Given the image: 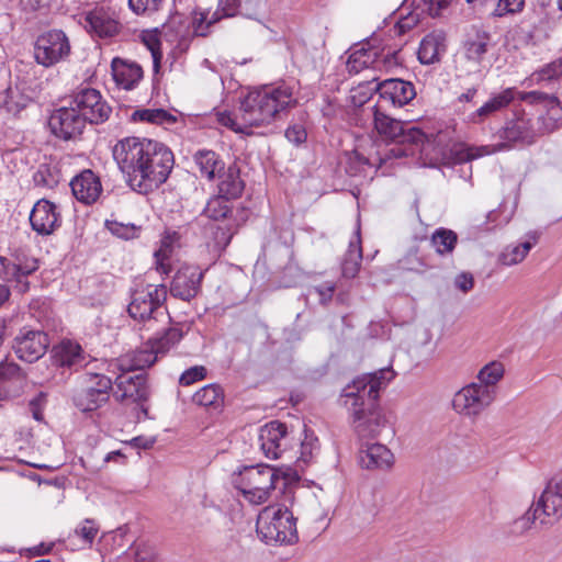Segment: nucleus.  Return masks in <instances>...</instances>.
I'll list each match as a JSON object with an SVG mask.
<instances>
[{
	"instance_id": "obj_1",
	"label": "nucleus",
	"mask_w": 562,
	"mask_h": 562,
	"mask_svg": "<svg viewBox=\"0 0 562 562\" xmlns=\"http://www.w3.org/2000/svg\"><path fill=\"white\" fill-rule=\"evenodd\" d=\"M395 373L390 368L357 376L340 394L341 405L348 411L351 425L360 437H375L385 426L378 398Z\"/></svg>"
},
{
	"instance_id": "obj_2",
	"label": "nucleus",
	"mask_w": 562,
	"mask_h": 562,
	"mask_svg": "<svg viewBox=\"0 0 562 562\" xmlns=\"http://www.w3.org/2000/svg\"><path fill=\"white\" fill-rule=\"evenodd\" d=\"M296 104L293 88L286 83L250 91L240 102V121L245 127L269 125Z\"/></svg>"
},
{
	"instance_id": "obj_3",
	"label": "nucleus",
	"mask_w": 562,
	"mask_h": 562,
	"mask_svg": "<svg viewBox=\"0 0 562 562\" xmlns=\"http://www.w3.org/2000/svg\"><path fill=\"white\" fill-rule=\"evenodd\" d=\"M285 476L282 472L270 465H249L244 467L238 472L232 474V484L236 487L244 498L254 505L266 503L271 492L279 487L281 483L285 486Z\"/></svg>"
},
{
	"instance_id": "obj_4",
	"label": "nucleus",
	"mask_w": 562,
	"mask_h": 562,
	"mask_svg": "<svg viewBox=\"0 0 562 562\" xmlns=\"http://www.w3.org/2000/svg\"><path fill=\"white\" fill-rule=\"evenodd\" d=\"M166 299V285L139 284L132 292L127 312L132 318L144 323L148 329H154L156 323L166 324L169 319L164 307Z\"/></svg>"
},
{
	"instance_id": "obj_5",
	"label": "nucleus",
	"mask_w": 562,
	"mask_h": 562,
	"mask_svg": "<svg viewBox=\"0 0 562 562\" xmlns=\"http://www.w3.org/2000/svg\"><path fill=\"white\" fill-rule=\"evenodd\" d=\"M256 530L267 544H293L299 540L296 519L281 505L265 507L258 515Z\"/></svg>"
},
{
	"instance_id": "obj_6",
	"label": "nucleus",
	"mask_w": 562,
	"mask_h": 562,
	"mask_svg": "<svg viewBox=\"0 0 562 562\" xmlns=\"http://www.w3.org/2000/svg\"><path fill=\"white\" fill-rule=\"evenodd\" d=\"M149 138L125 137L113 147L112 154L120 170L126 176L130 187L139 193L143 173L148 157Z\"/></svg>"
},
{
	"instance_id": "obj_7",
	"label": "nucleus",
	"mask_w": 562,
	"mask_h": 562,
	"mask_svg": "<svg viewBox=\"0 0 562 562\" xmlns=\"http://www.w3.org/2000/svg\"><path fill=\"white\" fill-rule=\"evenodd\" d=\"M113 389L112 380L101 373H83L72 393L74 405L81 412H92L108 403Z\"/></svg>"
},
{
	"instance_id": "obj_8",
	"label": "nucleus",
	"mask_w": 562,
	"mask_h": 562,
	"mask_svg": "<svg viewBox=\"0 0 562 562\" xmlns=\"http://www.w3.org/2000/svg\"><path fill=\"white\" fill-rule=\"evenodd\" d=\"M148 153V157L145 158L146 169L142 175L139 187V193L143 194H147L165 183L175 165L172 151L158 140L150 139Z\"/></svg>"
},
{
	"instance_id": "obj_9",
	"label": "nucleus",
	"mask_w": 562,
	"mask_h": 562,
	"mask_svg": "<svg viewBox=\"0 0 562 562\" xmlns=\"http://www.w3.org/2000/svg\"><path fill=\"white\" fill-rule=\"evenodd\" d=\"M38 269V260L23 249H15L9 256H0V279L14 282L20 293L29 291V276Z\"/></svg>"
},
{
	"instance_id": "obj_10",
	"label": "nucleus",
	"mask_w": 562,
	"mask_h": 562,
	"mask_svg": "<svg viewBox=\"0 0 562 562\" xmlns=\"http://www.w3.org/2000/svg\"><path fill=\"white\" fill-rule=\"evenodd\" d=\"M70 104L90 124L105 122L112 112L101 92L94 88L80 87L71 94Z\"/></svg>"
},
{
	"instance_id": "obj_11",
	"label": "nucleus",
	"mask_w": 562,
	"mask_h": 562,
	"mask_svg": "<svg viewBox=\"0 0 562 562\" xmlns=\"http://www.w3.org/2000/svg\"><path fill=\"white\" fill-rule=\"evenodd\" d=\"M229 200L221 194L212 196L204 210L203 214L214 222H225L224 226H216L214 232V246L217 249H224L228 246L233 235L236 232V224L233 220V210Z\"/></svg>"
},
{
	"instance_id": "obj_12",
	"label": "nucleus",
	"mask_w": 562,
	"mask_h": 562,
	"mask_svg": "<svg viewBox=\"0 0 562 562\" xmlns=\"http://www.w3.org/2000/svg\"><path fill=\"white\" fill-rule=\"evenodd\" d=\"M70 54L69 40L63 31L52 30L40 35L34 46L35 60L45 66H53Z\"/></svg>"
},
{
	"instance_id": "obj_13",
	"label": "nucleus",
	"mask_w": 562,
	"mask_h": 562,
	"mask_svg": "<svg viewBox=\"0 0 562 562\" xmlns=\"http://www.w3.org/2000/svg\"><path fill=\"white\" fill-rule=\"evenodd\" d=\"M49 347L48 335L29 326L22 327L12 340V350L24 362L33 363L41 359Z\"/></svg>"
},
{
	"instance_id": "obj_14",
	"label": "nucleus",
	"mask_w": 562,
	"mask_h": 562,
	"mask_svg": "<svg viewBox=\"0 0 562 562\" xmlns=\"http://www.w3.org/2000/svg\"><path fill=\"white\" fill-rule=\"evenodd\" d=\"M495 397L474 382L460 389L453 396V409L465 417L475 418L485 411Z\"/></svg>"
},
{
	"instance_id": "obj_15",
	"label": "nucleus",
	"mask_w": 562,
	"mask_h": 562,
	"mask_svg": "<svg viewBox=\"0 0 562 562\" xmlns=\"http://www.w3.org/2000/svg\"><path fill=\"white\" fill-rule=\"evenodd\" d=\"M116 386L120 392L119 398L122 402L136 404L139 408L142 416L137 415L138 420L149 418L147 405L149 387L143 374H122L116 379Z\"/></svg>"
},
{
	"instance_id": "obj_16",
	"label": "nucleus",
	"mask_w": 562,
	"mask_h": 562,
	"mask_svg": "<svg viewBox=\"0 0 562 562\" xmlns=\"http://www.w3.org/2000/svg\"><path fill=\"white\" fill-rule=\"evenodd\" d=\"M29 220L32 229L40 236L53 235L63 223L59 206L47 199H40L35 202Z\"/></svg>"
},
{
	"instance_id": "obj_17",
	"label": "nucleus",
	"mask_w": 562,
	"mask_h": 562,
	"mask_svg": "<svg viewBox=\"0 0 562 562\" xmlns=\"http://www.w3.org/2000/svg\"><path fill=\"white\" fill-rule=\"evenodd\" d=\"M541 515V524H554L562 518V474L550 480L540 497L532 504Z\"/></svg>"
},
{
	"instance_id": "obj_18",
	"label": "nucleus",
	"mask_w": 562,
	"mask_h": 562,
	"mask_svg": "<svg viewBox=\"0 0 562 562\" xmlns=\"http://www.w3.org/2000/svg\"><path fill=\"white\" fill-rule=\"evenodd\" d=\"M48 125L55 136L69 140L82 134L87 122L70 104L55 110L49 116Z\"/></svg>"
},
{
	"instance_id": "obj_19",
	"label": "nucleus",
	"mask_w": 562,
	"mask_h": 562,
	"mask_svg": "<svg viewBox=\"0 0 562 562\" xmlns=\"http://www.w3.org/2000/svg\"><path fill=\"white\" fill-rule=\"evenodd\" d=\"M258 441L261 451L269 459H278L288 448L289 432L285 424L273 420L259 430Z\"/></svg>"
},
{
	"instance_id": "obj_20",
	"label": "nucleus",
	"mask_w": 562,
	"mask_h": 562,
	"mask_svg": "<svg viewBox=\"0 0 562 562\" xmlns=\"http://www.w3.org/2000/svg\"><path fill=\"white\" fill-rule=\"evenodd\" d=\"M203 272L198 266L182 265L176 272L170 293L183 301L195 297L201 289Z\"/></svg>"
},
{
	"instance_id": "obj_21",
	"label": "nucleus",
	"mask_w": 562,
	"mask_h": 562,
	"mask_svg": "<svg viewBox=\"0 0 562 562\" xmlns=\"http://www.w3.org/2000/svg\"><path fill=\"white\" fill-rule=\"evenodd\" d=\"M69 186L74 196L86 205L94 203L102 192L99 177L90 169L75 176Z\"/></svg>"
},
{
	"instance_id": "obj_22",
	"label": "nucleus",
	"mask_w": 562,
	"mask_h": 562,
	"mask_svg": "<svg viewBox=\"0 0 562 562\" xmlns=\"http://www.w3.org/2000/svg\"><path fill=\"white\" fill-rule=\"evenodd\" d=\"M376 91L381 99L390 101L395 106H403L416 97L414 85L397 78L386 79L379 83Z\"/></svg>"
},
{
	"instance_id": "obj_23",
	"label": "nucleus",
	"mask_w": 562,
	"mask_h": 562,
	"mask_svg": "<svg viewBox=\"0 0 562 562\" xmlns=\"http://www.w3.org/2000/svg\"><path fill=\"white\" fill-rule=\"evenodd\" d=\"M85 27L99 37H112L119 32V22L103 7H97L85 15Z\"/></svg>"
},
{
	"instance_id": "obj_24",
	"label": "nucleus",
	"mask_w": 562,
	"mask_h": 562,
	"mask_svg": "<svg viewBox=\"0 0 562 562\" xmlns=\"http://www.w3.org/2000/svg\"><path fill=\"white\" fill-rule=\"evenodd\" d=\"M111 70L116 86L124 90H133L143 78V69L138 64L120 57L112 59Z\"/></svg>"
},
{
	"instance_id": "obj_25",
	"label": "nucleus",
	"mask_w": 562,
	"mask_h": 562,
	"mask_svg": "<svg viewBox=\"0 0 562 562\" xmlns=\"http://www.w3.org/2000/svg\"><path fill=\"white\" fill-rule=\"evenodd\" d=\"M359 464L367 470H389L394 464L391 450L381 443L367 446L359 451Z\"/></svg>"
},
{
	"instance_id": "obj_26",
	"label": "nucleus",
	"mask_w": 562,
	"mask_h": 562,
	"mask_svg": "<svg viewBox=\"0 0 562 562\" xmlns=\"http://www.w3.org/2000/svg\"><path fill=\"white\" fill-rule=\"evenodd\" d=\"M515 88H507L494 94L483 105L468 115L467 121L472 124H480L494 113L508 106L515 99Z\"/></svg>"
},
{
	"instance_id": "obj_27",
	"label": "nucleus",
	"mask_w": 562,
	"mask_h": 562,
	"mask_svg": "<svg viewBox=\"0 0 562 562\" xmlns=\"http://www.w3.org/2000/svg\"><path fill=\"white\" fill-rule=\"evenodd\" d=\"M446 52V35L441 31H434L423 37L417 52L418 60L423 65L439 63Z\"/></svg>"
},
{
	"instance_id": "obj_28",
	"label": "nucleus",
	"mask_w": 562,
	"mask_h": 562,
	"mask_svg": "<svg viewBox=\"0 0 562 562\" xmlns=\"http://www.w3.org/2000/svg\"><path fill=\"white\" fill-rule=\"evenodd\" d=\"M33 91L25 83L9 86L4 91L3 106L8 113L16 116L33 103Z\"/></svg>"
},
{
	"instance_id": "obj_29",
	"label": "nucleus",
	"mask_w": 562,
	"mask_h": 562,
	"mask_svg": "<svg viewBox=\"0 0 562 562\" xmlns=\"http://www.w3.org/2000/svg\"><path fill=\"white\" fill-rule=\"evenodd\" d=\"M217 177V194L231 200L237 199L241 195L245 189V183L240 178V171L236 165L233 164L229 165L227 169L224 168Z\"/></svg>"
},
{
	"instance_id": "obj_30",
	"label": "nucleus",
	"mask_w": 562,
	"mask_h": 562,
	"mask_svg": "<svg viewBox=\"0 0 562 562\" xmlns=\"http://www.w3.org/2000/svg\"><path fill=\"white\" fill-rule=\"evenodd\" d=\"M501 137L510 143H533L535 133L532 131L531 121L525 115L516 116L502 130Z\"/></svg>"
},
{
	"instance_id": "obj_31",
	"label": "nucleus",
	"mask_w": 562,
	"mask_h": 562,
	"mask_svg": "<svg viewBox=\"0 0 562 562\" xmlns=\"http://www.w3.org/2000/svg\"><path fill=\"white\" fill-rule=\"evenodd\" d=\"M179 236L176 232L167 233L160 239V245L154 252L156 270L161 274H169L172 270L171 258Z\"/></svg>"
},
{
	"instance_id": "obj_32",
	"label": "nucleus",
	"mask_w": 562,
	"mask_h": 562,
	"mask_svg": "<svg viewBox=\"0 0 562 562\" xmlns=\"http://www.w3.org/2000/svg\"><path fill=\"white\" fill-rule=\"evenodd\" d=\"M538 243V235L536 233H529L525 240L517 245H508L501 252L498 260L504 266H515L524 261L529 251Z\"/></svg>"
},
{
	"instance_id": "obj_33",
	"label": "nucleus",
	"mask_w": 562,
	"mask_h": 562,
	"mask_svg": "<svg viewBox=\"0 0 562 562\" xmlns=\"http://www.w3.org/2000/svg\"><path fill=\"white\" fill-rule=\"evenodd\" d=\"M492 36L486 31H477L463 43L464 57L480 65L491 46Z\"/></svg>"
},
{
	"instance_id": "obj_34",
	"label": "nucleus",
	"mask_w": 562,
	"mask_h": 562,
	"mask_svg": "<svg viewBox=\"0 0 562 562\" xmlns=\"http://www.w3.org/2000/svg\"><path fill=\"white\" fill-rule=\"evenodd\" d=\"M193 159L200 171L201 177H204L207 180H213L225 168L224 161L213 150H198L194 154Z\"/></svg>"
},
{
	"instance_id": "obj_35",
	"label": "nucleus",
	"mask_w": 562,
	"mask_h": 562,
	"mask_svg": "<svg viewBox=\"0 0 562 562\" xmlns=\"http://www.w3.org/2000/svg\"><path fill=\"white\" fill-rule=\"evenodd\" d=\"M504 372L505 369L502 362L491 361L477 372V381L474 383L484 390H488L491 395L496 397L497 383L503 379Z\"/></svg>"
},
{
	"instance_id": "obj_36",
	"label": "nucleus",
	"mask_w": 562,
	"mask_h": 562,
	"mask_svg": "<svg viewBox=\"0 0 562 562\" xmlns=\"http://www.w3.org/2000/svg\"><path fill=\"white\" fill-rule=\"evenodd\" d=\"M158 360L155 350L146 344L122 358V366L128 371L144 370L151 367Z\"/></svg>"
},
{
	"instance_id": "obj_37",
	"label": "nucleus",
	"mask_w": 562,
	"mask_h": 562,
	"mask_svg": "<svg viewBox=\"0 0 562 562\" xmlns=\"http://www.w3.org/2000/svg\"><path fill=\"white\" fill-rule=\"evenodd\" d=\"M379 54L376 49L360 45L355 48L347 59V69L349 74H358L361 70L373 66L378 61Z\"/></svg>"
},
{
	"instance_id": "obj_38",
	"label": "nucleus",
	"mask_w": 562,
	"mask_h": 562,
	"mask_svg": "<svg viewBox=\"0 0 562 562\" xmlns=\"http://www.w3.org/2000/svg\"><path fill=\"white\" fill-rule=\"evenodd\" d=\"M362 260V249L360 239V226L358 225L353 240L349 243V249L341 265L342 276L346 278H355L360 269Z\"/></svg>"
},
{
	"instance_id": "obj_39",
	"label": "nucleus",
	"mask_w": 562,
	"mask_h": 562,
	"mask_svg": "<svg viewBox=\"0 0 562 562\" xmlns=\"http://www.w3.org/2000/svg\"><path fill=\"white\" fill-rule=\"evenodd\" d=\"M63 178L60 167L55 161L41 164L33 175L35 187L43 189H54Z\"/></svg>"
},
{
	"instance_id": "obj_40",
	"label": "nucleus",
	"mask_w": 562,
	"mask_h": 562,
	"mask_svg": "<svg viewBox=\"0 0 562 562\" xmlns=\"http://www.w3.org/2000/svg\"><path fill=\"white\" fill-rule=\"evenodd\" d=\"M373 121L376 132L385 139L395 142L402 134L403 123L382 113L373 106Z\"/></svg>"
},
{
	"instance_id": "obj_41",
	"label": "nucleus",
	"mask_w": 562,
	"mask_h": 562,
	"mask_svg": "<svg viewBox=\"0 0 562 562\" xmlns=\"http://www.w3.org/2000/svg\"><path fill=\"white\" fill-rule=\"evenodd\" d=\"M458 244V235L451 229L437 228L430 237V245L440 256H449Z\"/></svg>"
},
{
	"instance_id": "obj_42",
	"label": "nucleus",
	"mask_w": 562,
	"mask_h": 562,
	"mask_svg": "<svg viewBox=\"0 0 562 562\" xmlns=\"http://www.w3.org/2000/svg\"><path fill=\"white\" fill-rule=\"evenodd\" d=\"M192 401L199 406L217 409L224 403V393L218 384H207L194 393Z\"/></svg>"
},
{
	"instance_id": "obj_43",
	"label": "nucleus",
	"mask_w": 562,
	"mask_h": 562,
	"mask_svg": "<svg viewBox=\"0 0 562 562\" xmlns=\"http://www.w3.org/2000/svg\"><path fill=\"white\" fill-rule=\"evenodd\" d=\"M81 347L70 340L61 341L53 349L55 362L60 367H72L80 361Z\"/></svg>"
},
{
	"instance_id": "obj_44",
	"label": "nucleus",
	"mask_w": 562,
	"mask_h": 562,
	"mask_svg": "<svg viewBox=\"0 0 562 562\" xmlns=\"http://www.w3.org/2000/svg\"><path fill=\"white\" fill-rule=\"evenodd\" d=\"M134 119L157 125L170 126L177 122V116L164 109H144L135 111Z\"/></svg>"
},
{
	"instance_id": "obj_45",
	"label": "nucleus",
	"mask_w": 562,
	"mask_h": 562,
	"mask_svg": "<svg viewBox=\"0 0 562 562\" xmlns=\"http://www.w3.org/2000/svg\"><path fill=\"white\" fill-rule=\"evenodd\" d=\"M182 334L179 329L169 327L164 331L161 337L149 339L148 345L155 350V353L159 358L169 351L177 342L180 341Z\"/></svg>"
},
{
	"instance_id": "obj_46",
	"label": "nucleus",
	"mask_w": 562,
	"mask_h": 562,
	"mask_svg": "<svg viewBox=\"0 0 562 562\" xmlns=\"http://www.w3.org/2000/svg\"><path fill=\"white\" fill-rule=\"evenodd\" d=\"M24 378L22 369L14 362H0V400H7L10 394L5 384L10 381H20Z\"/></svg>"
},
{
	"instance_id": "obj_47",
	"label": "nucleus",
	"mask_w": 562,
	"mask_h": 562,
	"mask_svg": "<svg viewBox=\"0 0 562 562\" xmlns=\"http://www.w3.org/2000/svg\"><path fill=\"white\" fill-rule=\"evenodd\" d=\"M134 562H161L160 553L156 544L139 540L131 547Z\"/></svg>"
},
{
	"instance_id": "obj_48",
	"label": "nucleus",
	"mask_w": 562,
	"mask_h": 562,
	"mask_svg": "<svg viewBox=\"0 0 562 562\" xmlns=\"http://www.w3.org/2000/svg\"><path fill=\"white\" fill-rule=\"evenodd\" d=\"M541 515L536 512L535 506L531 505L530 508L521 517L513 521L510 525L509 533L515 537L522 536L531 529L537 519L541 522Z\"/></svg>"
},
{
	"instance_id": "obj_49",
	"label": "nucleus",
	"mask_w": 562,
	"mask_h": 562,
	"mask_svg": "<svg viewBox=\"0 0 562 562\" xmlns=\"http://www.w3.org/2000/svg\"><path fill=\"white\" fill-rule=\"evenodd\" d=\"M142 41L151 54L154 71L158 72L160 69V61L162 58V53L160 49L161 42L158 34L153 31L144 32L142 35Z\"/></svg>"
},
{
	"instance_id": "obj_50",
	"label": "nucleus",
	"mask_w": 562,
	"mask_h": 562,
	"mask_svg": "<svg viewBox=\"0 0 562 562\" xmlns=\"http://www.w3.org/2000/svg\"><path fill=\"white\" fill-rule=\"evenodd\" d=\"M105 227L111 232L112 235L125 240L137 238L142 229L140 226H136L135 224L121 223L114 220H108L105 222Z\"/></svg>"
},
{
	"instance_id": "obj_51",
	"label": "nucleus",
	"mask_w": 562,
	"mask_h": 562,
	"mask_svg": "<svg viewBox=\"0 0 562 562\" xmlns=\"http://www.w3.org/2000/svg\"><path fill=\"white\" fill-rule=\"evenodd\" d=\"M426 140V134L418 127L403 124L402 134L395 140L398 144L420 145Z\"/></svg>"
},
{
	"instance_id": "obj_52",
	"label": "nucleus",
	"mask_w": 562,
	"mask_h": 562,
	"mask_svg": "<svg viewBox=\"0 0 562 562\" xmlns=\"http://www.w3.org/2000/svg\"><path fill=\"white\" fill-rule=\"evenodd\" d=\"M99 526L93 519H85L75 529V535L79 537L86 544L91 546L98 535Z\"/></svg>"
},
{
	"instance_id": "obj_53",
	"label": "nucleus",
	"mask_w": 562,
	"mask_h": 562,
	"mask_svg": "<svg viewBox=\"0 0 562 562\" xmlns=\"http://www.w3.org/2000/svg\"><path fill=\"white\" fill-rule=\"evenodd\" d=\"M165 0H128L131 10L136 14H153L160 10Z\"/></svg>"
},
{
	"instance_id": "obj_54",
	"label": "nucleus",
	"mask_w": 562,
	"mask_h": 562,
	"mask_svg": "<svg viewBox=\"0 0 562 562\" xmlns=\"http://www.w3.org/2000/svg\"><path fill=\"white\" fill-rule=\"evenodd\" d=\"M525 0H498L493 15L501 18L507 14H516L524 9Z\"/></svg>"
},
{
	"instance_id": "obj_55",
	"label": "nucleus",
	"mask_w": 562,
	"mask_h": 562,
	"mask_svg": "<svg viewBox=\"0 0 562 562\" xmlns=\"http://www.w3.org/2000/svg\"><path fill=\"white\" fill-rule=\"evenodd\" d=\"M239 0H218V11L207 21L209 25L215 23L222 16H234L238 10Z\"/></svg>"
},
{
	"instance_id": "obj_56",
	"label": "nucleus",
	"mask_w": 562,
	"mask_h": 562,
	"mask_svg": "<svg viewBox=\"0 0 562 562\" xmlns=\"http://www.w3.org/2000/svg\"><path fill=\"white\" fill-rule=\"evenodd\" d=\"M538 80H553L562 76V58L543 66L537 74Z\"/></svg>"
},
{
	"instance_id": "obj_57",
	"label": "nucleus",
	"mask_w": 562,
	"mask_h": 562,
	"mask_svg": "<svg viewBox=\"0 0 562 562\" xmlns=\"http://www.w3.org/2000/svg\"><path fill=\"white\" fill-rule=\"evenodd\" d=\"M206 375V369L203 366H194L186 370L179 379L181 385H191L200 380H203Z\"/></svg>"
},
{
	"instance_id": "obj_58",
	"label": "nucleus",
	"mask_w": 562,
	"mask_h": 562,
	"mask_svg": "<svg viewBox=\"0 0 562 562\" xmlns=\"http://www.w3.org/2000/svg\"><path fill=\"white\" fill-rule=\"evenodd\" d=\"M495 149H491L488 146H469L460 151V160L461 161H470L485 155H490L494 153Z\"/></svg>"
},
{
	"instance_id": "obj_59",
	"label": "nucleus",
	"mask_w": 562,
	"mask_h": 562,
	"mask_svg": "<svg viewBox=\"0 0 562 562\" xmlns=\"http://www.w3.org/2000/svg\"><path fill=\"white\" fill-rule=\"evenodd\" d=\"M45 405L46 395L43 392L38 393L29 402V409L35 420L42 422L44 419L43 411Z\"/></svg>"
},
{
	"instance_id": "obj_60",
	"label": "nucleus",
	"mask_w": 562,
	"mask_h": 562,
	"mask_svg": "<svg viewBox=\"0 0 562 562\" xmlns=\"http://www.w3.org/2000/svg\"><path fill=\"white\" fill-rule=\"evenodd\" d=\"M285 137L289 142L301 145L306 140L307 134L303 125L294 124L285 130Z\"/></svg>"
},
{
	"instance_id": "obj_61",
	"label": "nucleus",
	"mask_w": 562,
	"mask_h": 562,
	"mask_svg": "<svg viewBox=\"0 0 562 562\" xmlns=\"http://www.w3.org/2000/svg\"><path fill=\"white\" fill-rule=\"evenodd\" d=\"M218 123L222 125L229 127L231 130L238 132V133H247L244 124H239L236 119L233 116V114L228 111L218 112L216 114Z\"/></svg>"
},
{
	"instance_id": "obj_62",
	"label": "nucleus",
	"mask_w": 562,
	"mask_h": 562,
	"mask_svg": "<svg viewBox=\"0 0 562 562\" xmlns=\"http://www.w3.org/2000/svg\"><path fill=\"white\" fill-rule=\"evenodd\" d=\"M314 290L319 296V302L322 304H327L331 301L336 290V284L331 281H325L322 284L314 286Z\"/></svg>"
},
{
	"instance_id": "obj_63",
	"label": "nucleus",
	"mask_w": 562,
	"mask_h": 562,
	"mask_svg": "<svg viewBox=\"0 0 562 562\" xmlns=\"http://www.w3.org/2000/svg\"><path fill=\"white\" fill-rule=\"evenodd\" d=\"M456 286L463 293L469 292L474 286V279L471 273H460L454 279Z\"/></svg>"
},
{
	"instance_id": "obj_64",
	"label": "nucleus",
	"mask_w": 562,
	"mask_h": 562,
	"mask_svg": "<svg viewBox=\"0 0 562 562\" xmlns=\"http://www.w3.org/2000/svg\"><path fill=\"white\" fill-rule=\"evenodd\" d=\"M519 100L535 104L546 101L549 95L540 91L519 92Z\"/></svg>"
}]
</instances>
